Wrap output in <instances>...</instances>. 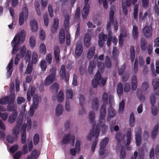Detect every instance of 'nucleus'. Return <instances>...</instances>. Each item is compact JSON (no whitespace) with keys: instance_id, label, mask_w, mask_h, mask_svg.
<instances>
[{"instance_id":"c85d7f7f","label":"nucleus","mask_w":159,"mask_h":159,"mask_svg":"<svg viewBox=\"0 0 159 159\" xmlns=\"http://www.w3.org/2000/svg\"><path fill=\"white\" fill-rule=\"evenodd\" d=\"M18 112L17 111H14L12 112L10 114L8 117V122L10 123H12L15 122L16 119L17 117Z\"/></svg>"},{"instance_id":"338daca9","label":"nucleus","mask_w":159,"mask_h":159,"mask_svg":"<svg viewBox=\"0 0 159 159\" xmlns=\"http://www.w3.org/2000/svg\"><path fill=\"white\" fill-rule=\"evenodd\" d=\"M75 147L76 150L77 152H79L80 149V140H76Z\"/></svg>"},{"instance_id":"0e129e2a","label":"nucleus","mask_w":159,"mask_h":159,"mask_svg":"<svg viewBox=\"0 0 159 159\" xmlns=\"http://www.w3.org/2000/svg\"><path fill=\"white\" fill-rule=\"evenodd\" d=\"M34 143L35 145L38 144L39 141V136L37 134H35L33 138Z\"/></svg>"},{"instance_id":"09e8293b","label":"nucleus","mask_w":159,"mask_h":159,"mask_svg":"<svg viewBox=\"0 0 159 159\" xmlns=\"http://www.w3.org/2000/svg\"><path fill=\"white\" fill-rule=\"evenodd\" d=\"M30 45L32 48H34L36 44V39L35 37L33 35H32L30 39Z\"/></svg>"},{"instance_id":"412c9836","label":"nucleus","mask_w":159,"mask_h":159,"mask_svg":"<svg viewBox=\"0 0 159 159\" xmlns=\"http://www.w3.org/2000/svg\"><path fill=\"white\" fill-rule=\"evenodd\" d=\"M25 106H22L20 110V113L19 115L18 118H17V125L20 126L23 120V115H24L25 112Z\"/></svg>"},{"instance_id":"a211bd4d","label":"nucleus","mask_w":159,"mask_h":159,"mask_svg":"<svg viewBox=\"0 0 159 159\" xmlns=\"http://www.w3.org/2000/svg\"><path fill=\"white\" fill-rule=\"evenodd\" d=\"M59 74L60 76L62 78L65 79L66 82L69 81V74H66L65 66L64 65H62L60 70Z\"/></svg>"},{"instance_id":"20e7f679","label":"nucleus","mask_w":159,"mask_h":159,"mask_svg":"<svg viewBox=\"0 0 159 159\" xmlns=\"http://www.w3.org/2000/svg\"><path fill=\"white\" fill-rule=\"evenodd\" d=\"M107 80L106 78H102L100 73L98 71L94 79L92 81V85L95 88L97 87L98 85L100 86H103L105 84Z\"/></svg>"},{"instance_id":"423d86ee","label":"nucleus","mask_w":159,"mask_h":159,"mask_svg":"<svg viewBox=\"0 0 159 159\" xmlns=\"http://www.w3.org/2000/svg\"><path fill=\"white\" fill-rule=\"evenodd\" d=\"M31 119L28 118L27 120V124H24L21 127V140L22 143H25L26 141V133L25 130L26 128H27V129H29L31 128Z\"/></svg>"},{"instance_id":"a878e982","label":"nucleus","mask_w":159,"mask_h":159,"mask_svg":"<svg viewBox=\"0 0 159 159\" xmlns=\"http://www.w3.org/2000/svg\"><path fill=\"white\" fill-rule=\"evenodd\" d=\"M30 26L32 32H35L38 30V24L35 20H31L30 23Z\"/></svg>"},{"instance_id":"69168bd1","label":"nucleus","mask_w":159,"mask_h":159,"mask_svg":"<svg viewBox=\"0 0 159 159\" xmlns=\"http://www.w3.org/2000/svg\"><path fill=\"white\" fill-rule=\"evenodd\" d=\"M105 63L106 66L107 68H110L111 67V63L110 59L108 56H107L106 57Z\"/></svg>"},{"instance_id":"6e6d98bb","label":"nucleus","mask_w":159,"mask_h":159,"mask_svg":"<svg viewBox=\"0 0 159 159\" xmlns=\"http://www.w3.org/2000/svg\"><path fill=\"white\" fill-rule=\"evenodd\" d=\"M141 48L142 50H145L147 48V43L144 39L142 38L141 41Z\"/></svg>"},{"instance_id":"4c0bfd02","label":"nucleus","mask_w":159,"mask_h":159,"mask_svg":"<svg viewBox=\"0 0 159 159\" xmlns=\"http://www.w3.org/2000/svg\"><path fill=\"white\" fill-rule=\"evenodd\" d=\"M116 91L120 99V96L122 95L123 92V85L122 83H120L118 84Z\"/></svg>"},{"instance_id":"5701e85b","label":"nucleus","mask_w":159,"mask_h":159,"mask_svg":"<svg viewBox=\"0 0 159 159\" xmlns=\"http://www.w3.org/2000/svg\"><path fill=\"white\" fill-rule=\"evenodd\" d=\"M26 51V47L25 46H23L21 49L20 52V55L17 54L15 60V64L16 65H17L19 62V56L20 57H23Z\"/></svg>"},{"instance_id":"13d9d810","label":"nucleus","mask_w":159,"mask_h":159,"mask_svg":"<svg viewBox=\"0 0 159 159\" xmlns=\"http://www.w3.org/2000/svg\"><path fill=\"white\" fill-rule=\"evenodd\" d=\"M109 139L107 138L104 139L100 142V146L102 147L105 148L108 143Z\"/></svg>"},{"instance_id":"473e14b6","label":"nucleus","mask_w":159,"mask_h":159,"mask_svg":"<svg viewBox=\"0 0 159 159\" xmlns=\"http://www.w3.org/2000/svg\"><path fill=\"white\" fill-rule=\"evenodd\" d=\"M95 48L94 47H91L88 50L87 54V57L89 59H91L94 56Z\"/></svg>"},{"instance_id":"4d7b16f0","label":"nucleus","mask_w":159,"mask_h":159,"mask_svg":"<svg viewBox=\"0 0 159 159\" xmlns=\"http://www.w3.org/2000/svg\"><path fill=\"white\" fill-rule=\"evenodd\" d=\"M124 106L125 101L123 100H122L119 103V111L120 113H122L124 111Z\"/></svg>"},{"instance_id":"58836bf2","label":"nucleus","mask_w":159,"mask_h":159,"mask_svg":"<svg viewBox=\"0 0 159 159\" xmlns=\"http://www.w3.org/2000/svg\"><path fill=\"white\" fill-rule=\"evenodd\" d=\"M132 35L134 39H137L138 36L139 34L137 27L135 25L133 26L132 31Z\"/></svg>"},{"instance_id":"c756f323","label":"nucleus","mask_w":159,"mask_h":159,"mask_svg":"<svg viewBox=\"0 0 159 159\" xmlns=\"http://www.w3.org/2000/svg\"><path fill=\"white\" fill-rule=\"evenodd\" d=\"M92 34L89 33L86 34L84 38V44L85 47H89L90 44L91 37Z\"/></svg>"},{"instance_id":"6e6552de","label":"nucleus","mask_w":159,"mask_h":159,"mask_svg":"<svg viewBox=\"0 0 159 159\" xmlns=\"http://www.w3.org/2000/svg\"><path fill=\"white\" fill-rule=\"evenodd\" d=\"M20 127L16 125L15 128L12 130L13 137L8 135L7 137V141L10 143H13L15 139L19 136Z\"/></svg>"},{"instance_id":"c9c22d12","label":"nucleus","mask_w":159,"mask_h":159,"mask_svg":"<svg viewBox=\"0 0 159 159\" xmlns=\"http://www.w3.org/2000/svg\"><path fill=\"white\" fill-rule=\"evenodd\" d=\"M35 91V88L32 86L30 87V92L29 90L27 91V100L28 101H30L31 100V97L32 96L33 94H34Z\"/></svg>"},{"instance_id":"bf43d9fd","label":"nucleus","mask_w":159,"mask_h":159,"mask_svg":"<svg viewBox=\"0 0 159 159\" xmlns=\"http://www.w3.org/2000/svg\"><path fill=\"white\" fill-rule=\"evenodd\" d=\"M39 51L44 54H45L46 52V47L45 44L43 43H42L39 47Z\"/></svg>"},{"instance_id":"cd10ccee","label":"nucleus","mask_w":159,"mask_h":159,"mask_svg":"<svg viewBox=\"0 0 159 159\" xmlns=\"http://www.w3.org/2000/svg\"><path fill=\"white\" fill-rule=\"evenodd\" d=\"M126 32L125 28L124 27L122 28L121 32L120 35L119 43L120 46L122 45L123 42V38L126 36Z\"/></svg>"},{"instance_id":"2f4dec72","label":"nucleus","mask_w":159,"mask_h":159,"mask_svg":"<svg viewBox=\"0 0 159 159\" xmlns=\"http://www.w3.org/2000/svg\"><path fill=\"white\" fill-rule=\"evenodd\" d=\"M116 115V111L112 107L110 106L108 108V117L107 120L109 121V118H112L114 117Z\"/></svg>"},{"instance_id":"f257e3e1","label":"nucleus","mask_w":159,"mask_h":159,"mask_svg":"<svg viewBox=\"0 0 159 159\" xmlns=\"http://www.w3.org/2000/svg\"><path fill=\"white\" fill-rule=\"evenodd\" d=\"M106 114V107L105 105L101 106L100 111V116L98 120V123L96 125L95 113L94 111H91L89 113V118L91 123L93 124V136L97 137L99 134L101 128L103 134L107 131V127L105 124V116Z\"/></svg>"},{"instance_id":"9b49d317","label":"nucleus","mask_w":159,"mask_h":159,"mask_svg":"<svg viewBox=\"0 0 159 159\" xmlns=\"http://www.w3.org/2000/svg\"><path fill=\"white\" fill-rule=\"evenodd\" d=\"M39 102V98L38 95L35 94L33 98V103L31 106L29 114L30 116H32L34 111V110L38 107V104Z\"/></svg>"},{"instance_id":"ddd939ff","label":"nucleus","mask_w":159,"mask_h":159,"mask_svg":"<svg viewBox=\"0 0 159 159\" xmlns=\"http://www.w3.org/2000/svg\"><path fill=\"white\" fill-rule=\"evenodd\" d=\"M15 95L12 94L9 95L8 97H6L1 98L0 99V104H5L9 102H13L15 100Z\"/></svg>"},{"instance_id":"864d4df0","label":"nucleus","mask_w":159,"mask_h":159,"mask_svg":"<svg viewBox=\"0 0 159 159\" xmlns=\"http://www.w3.org/2000/svg\"><path fill=\"white\" fill-rule=\"evenodd\" d=\"M38 55L36 52H33L32 54V61L33 63L36 64L37 61Z\"/></svg>"},{"instance_id":"1a4fd4ad","label":"nucleus","mask_w":159,"mask_h":159,"mask_svg":"<svg viewBox=\"0 0 159 159\" xmlns=\"http://www.w3.org/2000/svg\"><path fill=\"white\" fill-rule=\"evenodd\" d=\"M98 59L100 60H103L104 59V55L101 54L98 57L97 55L94 56L93 60L90 62L88 68V71L90 74L92 73L93 70L95 67L96 62L98 61Z\"/></svg>"},{"instance_id":"052dcab7","label":"nucleus","mask_w":159,"mask_h":159,"mask_svg":"<svg viewBox=\"0 0 159 159\" xmlns=\"http://www.w3.org/2000/svg\"><path fill=\"white\" fill-rule=\"evenodd\" d=\"M135 121V118L134 116V114L132 113L130 116L129 118V124L131 126H133L134 125V123Z\"/></svg>"},{"instance_id":"e433bc0d","label":"nucleus","mask_w":159,"mask_h":159,"mask_svg":"<svg viewBox=\"0 0 159 159\" xmlns=\"http://www.w3.org/2000/svg\"><path fill=\"white\" fill-rule=\"evenodd\" d=\"M65 40V32L63 29H61L59 34V40L61 44L63 43Z\"/></svg>"},{"instance_id":"f8f14e48","label":"nucleus","mask_w":159,"mask_h":159,"mask_svg":"<svg viewBox=\"0 0 159 159\" xmlns=\"http://www.w3.org/2000/svg\"><path fill=\"white\" fill-rule=\"evenodd\" d=\"M75 139L74 135L69 133L64 136L62 140V143L65 144L70 143L72 146H73L74 143Z\"/></svg>"},{"instance_id":"393cba45","label":"nucleus","mask_w":159,"mask_h":159,"mask_svg":"<svg viewBox=\"0 0 159 159\" xmlns=\"http://www.w3.org/2000/svg\"><path fill=\"white\" fill-rule=\"evenodd\" d=\"M13 59H12L10 61L7 68V77H10L13 71Z\"/></svg>"},{"instance_id":"37998d69","label":"nucleus","mask_w":159,"mask_h":159,"mask_svg":"<svg viewBox=\"0 0 159 159\" xmlns=\"http://www.w3.org/2000/svg\"><path fill=\"white\" fill-rule=\"evenodd\" d=\"M131 131L130 128H129L126 133V143L127 144L130 143L131 140Z\"/></svg>"},{"instance_id":"f704fd0d","label":"nucleus","mask_w":159,"mask_h":159,"mask_svg":"<svg viewBox=\"0 0 159 159\" xmlns=\"http://www.w3.org/2000/svg\"><path fill=\"white\" fill-rule=\"evenodd\" d=\"M99 102L97 98H95L93 99L92 103V108L95 110H97L98 108Z\"/></svg>"},{"instance_id":"a18cd8bd","label":"nucleus","mask_w":159,"mask_h":159,"mask_svg":"<svg viewBox=\"0 0 159 159\" xmlns=\"http://www.w3.org/2000/svg\"><path fill=\"white\" fill-rule=\"evenodd\" d=\"M73 96V93L72 89H67L66 92V100L68 101V99L72 98Z\"/></svg>"},{"instance_id":"6ab92c4d","label":"nucleus","mask_w":159,"mask_h":159,"mask_svg":"<svg viewBox=\"0 0 159 159\" xmlns=\"http://www.w3.org/2000/svg\"><path fill=\"white\" fill-rule=\"evenodd\" d=\"M154 91L156 95H159V79H154L152 82Z\"/></svg>"},{"instance_id":"7c9ffc66","label":"nucleus","mask_w":159,"mask_h":159,"mask_svg":"<svg viewBox=\"0 0 159 159\" xmlns=\"http://www.w3.org/2000/svg\"><path fill=\"white\" fill-rule=\"evenodd\" d=\"M131 0H126V2L122 3L123 11L125 15L127 13V7H129L131 5Z\"/></svg>"},{"instance_id":"79ce46f5","label":"nucleus","mask_w":159,"mask_h":159,"mask_svg":"<svg viewBox=\"0 0 159 159\" xmlns=\"http://www.w3.org/2000/svg\"><path fill=\"white\" fill-rule=\"evenodd\" d=\"M56 112L58 116L61 115L63 112V108L61 104H58L56 109Z\"/></svg>"},{"instance_id":"b1692460","label":"nucleus","mask_w":159,"mask_h":159,"mask_svg":"<svg viewBox=\"0 0 159 159\" xmlns=\"http://www.w3.org/2000/svg\"><path fill=\"white\" fill-rule=\"evenodd\" d=\"M125 136V135H123L122 133L120 132L117 133L116 135V138L118 141L117 143V146H120L121 143H123V140L124 139Z\"/></svg>"},{"instance_id":"3c124183","label":"nucleus","mask_w":159,"mask_h":159,"mask_svg":"<svg viewBox=\"0 0 159 159\" xmlns=\"http://www.w3.org/2000/svg\"><path fill=\"white\" fill-rule=\"evenodd\" d=\"M118 55V51L117 48L114 47L112 52V58L114 60H116Z\"/></svg>"},{"instance_id":"a19ab883","label":"nucleus","mask_w":159,"mask_h":159,"mask_svg":"<svg viewBox=\"0 0 159 159\" xmlns=\"http://www.w3.org/2000/svg\"><path fill=\"white\" fill-rule=\"evenodd\" d=\"M53 24L52 26V33H55L57 29L59 21L58 20L55 18L54 20Z\"/></svg>"},{"instance_id":"5fc2aeb1","label":"nucleus","mask_w":159,"mask_h":159,"mask_svg":"<svg viewBox=\"0 0 159 159\" xmlns=\"http://www.w3.org/2000/svg\"><path fill=\"white\" fill-rule=\"evenodd\" d=\"M130 58L132 62H133L134 60L135 57V52L134 48L133 46H131L130 48Z\"/></svg>"},{"instance_id":"f03ea898","label":"nucleus","mask_w":159,"mask_h":159,"mask_svg":"<svg viewBox=\"0 0 159 159\" xmlns=\"http://www.w3.org/2000/svg\"><path fill=\"white\" fill-rule=\"evenodd\" d=\"M115 7L114 6L111 5V11L109 12V21L107 24V30L108 32V37L107 44L108 46L110 45L112 39V32L111 31V25H114V30L116 31L118 29V24L116 20L114 19V11Z\"/></svg>"},{"instance_id":"774afa93","label":"nucleus","mask_w":159,"mask_h":159,"mask_svg":"<svg viewBox=\"0 0 159 159\" xmlns=\"http://www.w3.org/2000/svg\"><path fill=\"white\" fill-rule=\"evenodd\" d=\"M32 65L30 63H29L25 71L26 73L30 74L32 71Z\"/></svg>"},{"instance_id":"4468645a","label":"nucleus","mask_w":159,"mask_h":159,"mask_svg":"<svg viewBox=\"0 0 159 159\" xmlns=\"http://www.w3.org/2000/svg\"><path fill=\"white\" fill-rule=\"evenodd\" d=\"M93 132H91L87 136V139L89 140H91L92 139H94L95 141L93 142L91 146V150L92 152H93L95 151V149L96 147L98 141V138L99 136L98 135L97 137H93Z\"/></svg>"},{"instance_id":"8fccbe9b","label":"nucleus","mask_w":159,"mask_h":159,"mask_svg":"<svg viewBox=\"0 0 159 159\" xmlns=\"http://www.w3.org/2000/svg\"><path fill=\"white\" fill-rule=\"evenodd\" d=\"M57 99L59 102L62 101L64 99V94L62 91H60L57 95Z\"/></svg>"},{"instance_id":"de8ad7c7","label":"nucleus","mask_w":159,"mask_h":159,"mask_svg":"<svg viewBox=\"0 0 159 159\" xmlns=\"http://www.w3.org/2000/svg\"><path fill=\"white\" fill-rule=\"evenodd\" d=\"M108 100V96L107 93L106 92L104 93L102 97V101L103 102L102 105H105L106 107V105L107 104Z\"/></svg>"},{"instance_id":"72a5a7b5","label":"nucleus","mask_w":159,"mask_h":159,"mask_svg":"<svg viewBox=\"0 0 159 159\" xmlns=\"http://www.w3.org/2000/svg\"><path fill=\"white\" fill-rule=\"evenodd\" d=\"M60 53V49L59 47L56 46L54 49V55L57 62H58L59 60Z\"/></svg>"},{"instance_id":"0eeeda50","label":"nucleus","mask_w":159,"mask_h":159,"mask_svg":"<svg viewBox=\"0 0 159 159\" xmlns=\"http://www.w3.org/2000/svg\"><path fill=\"white\" fill-rule=\"evenodd\" d=\"M70 16L68 15L65 16V20L64 21V26L66 34V44L69 45L70 44V36L69 32V21Z\"/></svg>"},{"instance_id":"4be33fe9","label":"nucleus","mask_w":159,"mask_h":159,"mask_svg":"<svg viewBox=\"0 0 159 159\" xmlns=\"http://www.w3.org/2000/svg\"><path fill=\"white\" fill-rule=\"evenodd\" d=\"M107 38V35L101 33L99 35L98 45L102 47L103 46Z\"/></svg>"},{"instance_id":"680f3d73","label":"nucleus","mask_w":159,"mask_h":159,"mask_svg":"<svg viewBox=\"0 0 159 159\" xmlns=\"http://www.w3.org/2000/svg\"><path fill=\"white\" fill-rule=\"evenodd\" d=\"M141 93L142 92L141 91H140L139 90H138L137 91V94L139 99L141 102H142L144 100L145 97L142 95Z\"/></svg>"},{"instance_id":"603ef678","label":"nucleus","mask_w":159,"mask_h":159,"mask_svg":"<svg viewBox=\"0 0 159 159\" xmlns=\"http://www.w3.org/2000/svg\"><path fill=\"white\" fill-rule=\"evenodd\" d=\"M50 89L54 92H57L59 89V85L57 83H54L50 87Z\"/></svg>"},{"instance_id":"aec40b11","label":"nucleus","mask_w":159,"mask_h":159,"mask_svg":"<svg viewBox=\"0 0 159 159\" xmlns=\"http://www.w3.org/2000/svg\"><path fill=\"white\" fill-rule=\"evenodd\" d=\"M89 0H85V5L83 9L82 12V17L83 18H86L87 16L89 11V6L88 3Z\"/></svg>"},{"instance_id":"9d476101","label":"nucleus","mask_w":159,"mask_h":159,"mask_svg":"<svg viewBox=\"0 0 159 159\" xmlns=\"http://www.w3.org/2000/svg\"><path fill=\"white\" fill-rule=\"evenodd\" d=\"M51 73L47 76L44 82L45 85H49L54 80L55 78L56 70L55 68H52L50 70Z\"/></svg>"},{"instance_id":"c03bdc74","label":"nucleus","mask_w":159,"mask_h":159,"mask_svg":"<svg viewBox=\"0 0 159 159\" xmlns=\"http://www.w3.org/2000/svg\"><path fill=\"white\" fill-rule=\"evenodd\" d=\"M13 102H9L7 107V110L9 111H17L16 109V107L14 104Z\"/></svg>"},{"instance_id":"dca6fc26","label":"nucleus","mask_w":159,"mask_h":159,"mask_svg":"<svg viewBox=\"0 0 159 159\" xmlns=\"http://www.w3.org/2000/svg\"><path fill=\"white\" fill-rule=\"evenodd\" d=\"M143 33L147 38L151 37L152 35V27L151 25H146L143 29Z\"/></svg>"},{"instance_id":"ea45409f","label":"nucleus","mask_w":159,"mask_h":159,"mask_svg":"<svg viewBox=\"0 0 159 159\" xmlns=\"http://www.w3.org/2000/svg\"><path fill=\"white\" fill-rule=\"evenodd\" d=\"M131 85L132 90H135L137 87V78L135 75L133 76L132 77Z\"/></svg>"},{"instance_id":"39448f33","label":"nucleus","mask_w":159,"mask_h":159,"mask_svg":"<svg viewBox=\"0 0 159 159\" xmlns=\"http://www.w3.org/2000/svg\"><path fill=\"white\" fill-rule=\"evenodd\" d=\"M28 17V9L26 4L23 6L22 11L19 15V23L20 25L23 24L25 20H26Z\"/></svg>"},{"instance_id":"e2e57ef3","label":"nucleus","mask_w":159,"mask_h":159,"mask_svg":"<svg viewBox=\"0 0 159 159\" xmlns=\"http://www.w3.org/2000/svg\"><path fill=\"white\" fill-rule=\"evenodd\" d=\"M46 34L45 32L43 30H41L39 32V38L42 40H43L45 38Z\"/></svg>"},{"instance_id":"7ed1b4c3","label":"nucleus","mask_w":159,"mask_h":159,"mask_svg":"<svg viewBox=\"0 0 159 159\" xmlns=\"http://www.w3.org/2000/svg\"><path fill=\"white\" fill-rule=\"evenodd\" d=\"M26 36V32L24 30H21L20 32L17 34L12 41L11 44L13 47L12 54L15 53V51L18 50V45L20 43H23L25 41Z\"/></svg>"},{"instance_id":"2eb2a0df","label":"nucleus","mask_w":159,"mask_h":159,"mask_svg":"<svg viewBox=\"0 0 159 159\" xmlns=\"http://www.w3.org/2000/svg\"><path fill=\"white\" fill-rule=\"evenodd\" d=\"M135 142L137 146H139L141 143V132L139 127H137L135 129Z\"/></svg>"},{"instance_id":"f3484780","label":"nucleus","mask_w":159,"mask_h":159,"mask_svg":"<svg viewBox=\"0 0 159 159\" xmlns=\"http://www.w3.org/2000/svg\"><path fill=\"white\" fill-rule=\"evenodd\" d=\"M80 104L81 106V110H80L79 112V114L83 115L86 113V111L84 106V104L85 99L84 96L82 95H80L79 97Z\"/></svg>"},{"instance_id":"49530a36","label":"nucleus","mask_w":159,"mask_h":159,"mask_svg":"<svg viewBox=\"0 0 159 159\" xmlns=\"http://www.w3.org/2000/svg\"><path fill=\"white\" fill-rule=\"evenodd\" d=\"M39 156V154L35 150H34L32 152L31 156L27 157V159H37Z\"/></svg>"},{"instance_id":"bb28decb","label":"nucleus","mask_w":159,"mask_h":159,"mask_svg":"<svg viewBox=\"0 0 159 159\" xmlns=\"http://www.w3.org/2000/svg\"><path fill=\"white\" fill-rule=\"evenodd\" d=\"M83 51V46L81 44H77L75 49V54L76 56L80 57Z\"/></svg>"}]
</instances>
